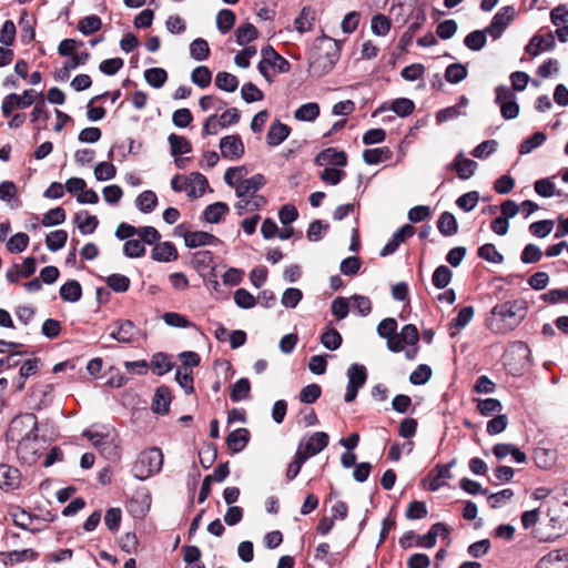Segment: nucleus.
<instances>
[{
    "mask_svg": "<svg viewBox=\"0 0 568 568\" xmlns=\"http://www.w3.org/2000/svg\"><path fill=\"white\" fill-rule=\"evenodd\" d=\"M527 303L523 300H510L496 304L487 318V327L498 335L514 331L526 317Z\"/></svg>",
    "mask_w": 568,
    "mask_h": 568,
    "instance_id": "obj_1",
    "label": "nucleus"
},
{
    "mask_svg": "<svg viewBox=\"0 0 568 568\" xmlns=\"http://www.w3.org/2000/svg\"><path fill=\"white\" fill-rule=\"evenodd\" d=\"M163 466V454L160 448L151 447L141 452L133 465V476L139 480H145L158 474Z\"/></svg>",
    "mask_w": 568,
    "mask_h": 568,
    "instance_id": "obj_2",
    "label": "nucleus"
},
{
    "mask_svg": "<svg viewBox=\"0 0 568 568\" xmlns=\"http://www.w3.org/2000/svg\"><path fill=\"white\" fill-rule=\"evenodd\" d=\"M38 432V419L32 413L16 416L11 422V433L18 435L20 449H24L30 442H36Z\"/></svg>",
    "mask_w": 568,
    "mask_h": 568,
    "instance_id": "obj_3",
    "label": "nucleus"
},
{
    "mask_svg": "<svg viewBox=\"0 0 568 568\" xmlns=\"http://www.w3.org/2000/svg\"><path fill=\"white\" fill-rule=\"evenodd\" d=\"M262 60L258 62L257 69L260 73L271 82L270 68L276 69L280 73H286L290 71V62L280 55L275 49L271 45L262 48Z\"/></svg>",
    "mask_w": 568,
    "mask_h": 568,
    "instance_id": "obj_4",
    "label": "nucleus"
},
{
    "mask_svg": "<svg viewBox=\"0 0 568 568\" xmlns=\"http://www.w3.org/2000/svg\"><path fill=\"white\" fill-rule=\"evenodd\" d=\"M390 14H402L408 12L407 18L402 20L403 24H407L409 36H414L420 26L426 21V14L422 8H412L406 2H397L389 10Z\"/></svg>",
    "mask_w": 568,
    "mask_h": 568,
    "instance_id": "obj_5",
    "label": "nucleus"
},
{
    "mask_svg": "<svg viewBox=\"0 0 568 568\" xmlns=\"http://www.w3.org/2000/svg\"><path fill=\"white\" fill-rule=\"evenodd\" d=\"M456 465V459L447 464H437L423 480L424 486L430 491H437L446 485L445 480L453 478L452 468Z\"/></svg>",
    "mask_w": 568,
    "mask_h": 568,
    "instance_id": "obj_6",
    "label": "nucleus"
},
{
    "mask_svg": "<svg viewBox=\"0 0 568 568\" xmlns=\"http://www.w3.org/2000/svg\"><path fill=\"white\" fill-rule=\"evenodd\" d=\"M516 9L513 6L503 7L486 27L487 33L494 39H499L508 24L515 19Z\"/></svg>",
    "mask_w": 568,
    "mask_h": 568,
    "instance_id": "obj_7",
    "label": "nucleus"
},
{
    "mask_svg": "<svg viewBox=\"0 0 568 568\" xmlns=\"http://www.w3.org/2000/svg\"><path fill=\"white\" fill-rule=\"evenodd\" d=\"M220 151L224 159L236 161L244 154V143L239 135H226L220 140Z\"/></svg>",
    "mask_w": 568,
    "mask_h": 568,
    "instance_id": "obj_8",
    "label": "nucleus"
},
{
    "mask_svg": "<svg viewBox=\"0 0 568 568\" xmlns=\"http://www.w3.org/2000/svg\"><path fill=\"white\" fill-rule=\"evenodd\" d=\"M112 326L110 337L119 343L129 344L139 334L138 326L130 320L116 321Z\"/></svg>",
    "mask_w": 568,
    "mask_h": 568,
    "instance_id": "obj_9",
    "label": "nucleus"
},
{
    "mask_svg": "<svg viewBox=\"0 0 568 568\" xmlns=\"http://www.w3.org/2000/svg\"><path fill=\"white\" fill-rule=\"evenodd\" d=\"M414 233V226H412L410 224L403 225L388 240L385 246L381 250L379 255L385 257L394 254L399 247V245L404 243L407 239L412 237Z\"/></svg>",
    "mask_w": 568,
    "mask_h": 568,
    "instance_id": "obj_10",
    "label": "nucleus"
},
{
    "mask_svg": "<svg viewBox=\"0 0 568 568\" xmlns=\"http://www.w3.org/2000/svg\"><path fill=\"white\" fill-rule=\"evenodd\" d=\"M338 60V54L336 51L327 52L325 54H318L310 64V71L317 78H321L327 73H329L336 61Z\"/></svg>",
    "mask_w": 568,
    "mask_h": 568,
    "instance_id": "obj_11",
    "label": "nucleus"
},
{
    "mask_svg": "<svg viewBox=\"0 0 568 568\" xmlns=\"http://www.w3.org/2000/svg\"><path fill=\"white\" fill-rule=\"evenodd\" d=\"M329 437L325 432H316L302 444V455L308 459L321 453L328 445Z\"/></svg>",
    "mask_w": 568,
    "mask_h": 568,
    "instance_id": "obj_12",
    "label": "nucleus"
},
{
    "mask_svg": "<svg viewBox=\"0 0 568 568\" xmlns=\"http://www.w3.org/2000/svg\"><path fill=\"white\" fill-rule=\"evenodd\" d=\"M185 245L190 248H196L206 245H219L221 240L205 231H187L183 234Z\"/></svg>",
    "mask_w": 568,
    "mask_h": 568,
    "instance_id": "obj_13",
    "label": "nucleus"
},
{
    "mask_svg": "<svg viewBox=\"0 0 568 568\" xmlns=\"http://www.w3.org/2000/svg\"><path fill=\"white\" fill-rule=\"evenodd\" d=\"M21 483V473L17 467L0 464V488L4 490L18 489Z\"/></svg>",
    "mask_w": 568,
    "mask_h": 568,
    "instance_id": "obj_14",
    "label": "nucleus"
},
{
    "mask_svg": "<svg viewBox=\"0 0 568 568\" xmlns=\"http://www.w3.org/2000/svg\"><path fill=\"white\" fill-rule=\"evenodd\" d=\"M477 166V162L465 158L463 152H459L454 161L449 163L448 169L456 171L459 179L468 180L474 175Z\"/></svg>",
    "mask_w": 568,
    "mask_h": 568,
    "instance_id": "obj_15",
    "label": "nucleus"
},
{
    "mask_svg": "<svg viewBox=\"0 0 568 568\" xmlns=\"http://www.w3.org/2000/svg\"><path fill=\"white\" fill-rule=\"evenodd\" d=\"M265 184V178L263 174H254L248 179L241 180L235 186V193L237 197H246L247 195H254Z\"/></svg>",
    "mask_w": 568,
    "mask_h": 568,
    "instance_id": "obj_16",
    "label": "nucleus"
},
{
    "mask_svg": "<svg viewBox=\"0 0 568 568\" xmlns=\"http://www.w3.org/2000/svg\"><path fill=\"white\" fill-rule=\"evenodd\" d=\"M555 38L551 32L546 36H534L529 43L526 45V52L536 57L545 51H550L555 48Z\"/></svg>",
    "mask_w": 568,
    "mask_h": 568,
    "instance_id": "obj_17",
    "label": "nucleus"
},
{
    "mask_svg": "<svg viewBox=\"0 0 568 568\" xmlns=\"http://www.w3.org/2000/svg\"><path fill=\"white\" fill-rule=\"evenodd\" d=\"M316 163L318 165H326V164H333L336 166H346L347 164V158L345 152L337 151L334 148H327L323 151H321L316 159Z\"/></svg>",
    "mask_w": 568,
    "mask_h": 568,
    "instance_id": "obj_18",
    "label": "nucleus"
},
{
    "mask_svg": "<svg viewBox=\"0 0 568 568\" xmlns=\"http://www.w3.org/2000/svg\"><path fill=\"white\" fill-rule=\"evenodd\" d=\"M290 133L291 128L287 124L276 120L268 128L266 135L267 144L270 146H277L288 138Z\"/></svg>",
    "mask_w": 568,
    "mask_h": 568,
    "instance_id": "obj_19",
    "label": "nucleus"
},
{
    "mask_svg": "<svg viewBox=\"0 0 568 568\" xmlns=\"http://www.w3.org/2000/svg\"><path fill=\"white\" fill-rule=\"evenodd\" d=\"M250 432L246 428H237L226 437V445L233 454L242 452L250 442Z\"/></svg>",
    "mask_w": 568,
    "mask_h": 568,
    "instance_id": "obj_20",
    "label": "nucleus"
},
{
    "mask_svg": "<svg viewBox=\"0 0 568 568\" xmlns=\"http://www.w3.org/2000/svg\"><path fill=\"white\" fill-rule=\"evenodd\" d=\"M89 52L78 53L71 57L70 61L64 62L63 67L55 71L54 79L57 81H65L70 77V71L83 65L89 60Z\"/></svg>",
    "mask_w": 568,
    "mask_h": 568,
    "instance_id": "obj_21",
    "label": "nucleus"
},
{
    "mask_svg": "<svg viewBox=\"0 0 568 568\" xmlns=\"http://www.w3.org/2000/svg\"><path fill=\"white\" fill-rule=\"evenodd\" d=\"M207 186V179L199 172H193L186 180L187 196L192 199L201 197L204 194Z\"/></svg>",
    "mask_w": 568,
    "mask_h": 568,
    "instance_id": "obj_22",
    "label": "nucleus"
},
{
    "mask_svg": "<svg viewBox=\"0 0 568 568\" xmlns=\"http://www.w3.org/2000/svg\"><path fill=\"white\" fill-rule=\"evenodd\" d=\"M178 256V251L171 242L158 243L152 250V258L158 262H172Z\"/></svg>",
    "mask_w": 568,
    "mask_h": 568,
    "instance_id": "obj_23",
    "label": "nucleus"
},
{
    "mask_svg": "<svg viewBox=\"0 0 568 568\" xmlns=\"http://www.w3.org/2000/svg\"><path fill=\"white\" fill-rule=\"evenodd\" d=\"M315 16V10L312 7H304L294 20L295 29L302 34L311 31L313 29Z\"/></svg>",
    "mask_w": 568,
    "mask_h": 568,
    "instance_id": "obj_24",
    "label": "nucleus"
},
{
    "mask_svg": "<svg viewBox=\"0 0 568 568\" xmlns=\"http://www.w3.org/2000/svg\"><path fill=\"white\" fill-rule=\"evenodd\" d=\"M81 296L82 287L75 280H70L60 287V297L65 302L77 303Z\"/></svg>",
    "mask_w": 568,
    "mask_h": 568,
    "instance_id": "obj_25",
    "label": "nucleus"
},
{
    "mask_svg": "<svg viewBox=\"0 0 568 568\" xmlns=\"http://www.w3.org/2000/svg\"><path fill=\"white\" fill-rule=\"evenodd\" d=\"M437 229L444 236L455 235L458 232V223L454 214L447 211L442 213L437 221Z\"/></svg>",
    "mask_w": 568,
    "mask_h": 568,
    "instance_id": "obj_26",
    "label": "nucleus"
},
{
    "mask_svg": "<svg viewBox=\"0 0 568 568\" xmlns=\"http://www.w3.org/2000/svg\"><path fill=\"white\" fill-rule=\"evenodd\" d=\"M168 141L172 156H180L192 151V144L185 136L171 133Z\"/></svg>",
    "mask_w": 568,
    "mask_h": 568,
    "instance_id": "obj_27",
    "label": "nucleus"
},
{
    "mask_svg": "<svg viewBox=\"0 0 568 568\" xmlns=\"http://www.w3.org/2000/svg\"><path fill=\"white\" fill-rule=\"evenodd\" d=\"M392 158V151L387 146L366 149L363 152V160L368 165H375Z\"/></svg>",
    "mask_w": 568,
    "mask_h": 568,
    "instance_id": "obj_28",
    "label": "nucleus"
},
{
    "mask_svg": "<svg viewBox=\"0 0 568 568\" xmlns=\"http://www.w3.org/2000/svg\"><path fill=\"white\" fill-rule=\"evenodd\" d=\"M171 404V392L168 387L161 386L156 389L152 408L155 413L166 414Z\"/></svg>",
    "mask_w": 568,
    "mask_h": 568,
    "instance_id": "obj_29",
    "label": "nucleus"
},
{
    "mask_svg": "<svg viewBox=\"0 0 568 568\" xmlns=\"http://www.w3.org/2000/svg\"><path fill=\"white\" fill-rule=\"evenodd\" d=\"M229 210L226 203L215 202L205 207L203 211V220L207 223H219Z\"/></svg>",
    "mask_w": 568,
    "mask_h": 568,
    "instance_id": "obj_30",
    "label": "nucleus"
},
{
    "mask_svg": "<svg viewBox=\"0 0 568 568\" xmlns=\"http://www.w3.org/2000/svg\"><path fill=\"white\" fill-rule=\"evenodd\" d=\"M250 392L251 383L248 378L242 377L232 385L230 398L234 403L245 400L250 398Z\"/></svg>",
    "mask_w": 568,
    "mask_h": 568,
    "instance_id": "obj_31",
    "label": "nucleus"
},
{
    "mask_svg": "<svg viewBox=\"0 0 568 568\" xmlns=\"http://www.w3.org/2000/svg\"><path fill=\"white\" fill-rule=\"evenodd\" d=\"M320 105L316 102H308L302 104L294 112V118L298 121L303 122H312L315 121L320 115Z\"/></svg>",
    "mask_w": 568,
    "mask_h": 568,
    "instance_id": "obj_32",
    "label": "nucleus"
},
{
    "mask_svg": "<svg viewBox=\"0 0 568 568\" xmlns=\"http://www.w3.org/2000/svg\"><path fill=\"white\" fill-rule=\"evenodd\" d=\"M192 264L199 271L209 270L210 274L215 272L213 265V254L210 251H199L192 255Z\"/></svg>",
    "mask_w": 568,
    "mask_h": 568,
    "instance_id": "obj_33",
    "label": "nucleus"
},
{
    "mask_svg": "<svg viewBox=\"0 0 568 568\" xmlns=\"http://www.w3.org/2000/svg\"><path fill=\"white\" fill-rule=\"evenodd\" d=\"M534 459L538 468L550 469L556 463V452L538 447L535 449Z\"/></svg>",
    "mask_w": 568,
    "mask_h": 568,
    "instance_id": "obj_34",
    "label": "nucleus"
},
{
    "mask_svg": "<svg viewBox=\"0 0 568 568\" xmlns=\"http://www.w3.org/2000/svg\"><path fill=\"white\" fill-rule=\"evenodd\" d=\"M347 383L362 388L367 381V369L364 365L354 363L347 369Z\"/></svg>",
    "mask_w": 568,
    "mask_h": 568,
    "instance_id": "obj_35",
    "label": "nucleus"
},
{
    "mask_svg": "<svg viewBox=\"0 0 568 568\" xmlns=\"http://www.w3.org/2000/svg\"><path fill=\"white\" fill-rule=\"evenodd\" d=\"M321 344L328 351H336L341 347L343 338L341 333L333 328L327 327L321 335Z\"/></svg>",
    "mask_w": 568,
    "mask_h": 568,
    "instance_id": "obj_36",
    "label": "nucleus"
},
{
    "mask_svg": "<svg viewBox=\"0 0 568 568\" xmlns=\"http://www.w3.org/2000/svg\"><path fill=\"white\" fill-rule=\"evenodd\" d=\"M158 204V196L153 191H143L135 200L136 207L142 213H151L155 210Z\"/></svg>",
    "mask_w": 568,
    "mask_h": 568,
    "instance_id": "obj_37",
    "label": "nucleus"
},
{
    "mask_svg": "<svg viewBox=\"0 0 568 568\" xmlns=\"http://www.w3.org/2000/svg\"><path fill=\"white\" fill-rule=\"evenodd\" d=\"M144 79L154 89L162 88L168 80V72L163 68H150L144 71Z\"/></svg>",
    "mask_w": 568,
    "mask_h": 568,
    "instance_id": "obj_38",
    "label": "nucleus"
},
{
    "mask_svg": "<svg viewBox=\"0 0 568 568\" xmlns=\"http://www.w3.org/2000/svg\"><path fill=\"white\" fill-rule=\"evenodd\" d=\"M486 34H488L486 28L484 30L471 31L465 37L464 44L471 51H479L486 45Z\"/></svg>",
    "mask_w": 568,
    "mask_h": 568,
    "instance_id": "obj_39",
    "label": "nucleus"
},
{
    "mask_svg": "<svg viewBox=\"0 0 568 568\" xmlns=\"http://www.w3.org/2000/svg\"><path fill=\"white\" fill-rule=\"evenodd\" d=\"M74 223L77 224L81 234H92L99 225V220L95 215H90L85 212V217L82 220V213H77L74 216Z\"/></svg>",
    "mask_w": 568,
    "mask_h": 568,
    "instance_id": "obj_40",
    "label": "nucleus"
},
{
    "mask_svg": "<svg viewBox=\"0 0 568 568\" xmlns=\"http://www.w3.org/2000/svg\"><path fill=\"white\" fill-rule=\"evenodd\" d=\"M215 85L222 91L234 92L239 87V80L234 74L221 71L215 75Z\"/></svg>",
    "mask_w": 568,
    "mask_h": 568,
    "instance_id": "obj_41",
    "label": "nucleus"
},
{
    "mask_svg": "<svg viewBox=\"0 0 568 568\" xmlns=\"http://www.w3.org/2000/svg\"><path fill=\"white\" fill-rule=\"evenodd\" d=\"M453 272L446 265H439L432 275V283L438 290H444L450 283Z\"/></svg>",
    "mask_w": 568,
    "mask_h": 568,
    "instance_id": "obj_42",
    "label": "nucleus"
},
{
    "mask_svg": "<svg viewBox=\"0 0 568 568\" xmlns=\"http://www.w3.org/2000/svg\"><path fill=\"white\" fill-rule=\"evenodd\" d=\"M190 55L195 61H204L210 55V47L205 39L197 38L190 44Z\"/></svg>",
    "mask_w": 568,
    "mask_h": 568,
    "instance_id": "obj_43",
    "label": "nucleus"
},
{
    "mask_svg": "<svg viewBox=\"0 0 568 568\" xmlns=\"http://www.w3.org/2000/svg\"><path fill=\"white\" fill-rule=\"evenodd\" d=\"M151 368L154 374L161 376L173 368L170 357L164 353H156L151 359Z\"/></svg>",
    "mask_w": 568,
    "mask_h": 568,
    "instance_id": "obj_44",
    "label": "nucleus"
},
{
    "mask_svg": "<svg viewBox=\"0 0 568 568\" xmlns=\"http://www.w3.org/2000/svg\"><path fill=\"white\" fill-rule=\"evenodd\" d=\"M396 113L400 118L408 116L415 110V103L408 98H398L389 104L387 108Z\"/></svg>",
    "mask_w": 568,
    "mask_h": 568,
    "instance_id": "obj_45",
    "label": "nucleus"
},
{
    "mask_svg": "<svg viewBox=\"0 0 568 568\" xmlns=\"http://www.w3.org/2000/svg\"><path fill=\"white\" fill-rule=\"evenodd\" d=\"M68 241V233L64 230L50 232L45 237V244L49 251L57 252L64 247Z\"/></svg>",
    "mask_w": 568,
    "mask_h": 568,
    "instance_id": "obj_46",
    "label": "nucleus"
},
{
    "mask_svg": "<svg viewBox=\"0 0 568 568\" xmlns=\"http://www.w3.org/2000/svg\"><path fill=\"white\" fill-rule=\"evenodd\" d=\"M468 71L466 65L462 63L449 64L445 70V79L447 82L456 84L467 78Z\"/></svg>",
    "mask_w": 568,
    "mask_h": 568,
    "instance_id": "obj_47",
    "label": "nucleus"
},
{
    "mask_svg": "<svg viewBox=\"0 0 568 568\" xmlns=\"http://www.w3.org/2000/svg\"><path fill=\"white\" fill-rule=\"evenodd\" d=\"M102 27L101 19L95 16H87L82 18L78 23V29L83 36H90L97 31H99Z\"/></svg>",
    "mask_w": 568,
    "mask_h": 568,
    "instance_id": "obj_48",
    "label": "nucleus"
},
{
    "mask_svg": "<svg viewBox=\"0 0 568 568\" xmlns=\"http://www.w3.org/2000/svg\"><path fill=\"white\" fill-rule=\"evenodd\" d=\"M475 310L473 306H465L459 310L457 316L449 323V328H456L457 331L466 327L471 318L474 317Z\"/></svg>",
    "mask_w": 568,
    "mask_h": 568,
    "instance_id": "obj_49",
    "label": "nucleus"
},
{
    "mask_svg": "<svg viewBox=\"0 0 568 568\" xmlns=\"http://www.w3.org/2000/svg\"><path fill=\"white\" fill-rule=\"evenodd\" d=\"M328 229H329L328 223H326L322 220L313 221L306 231L307 240L310 242L321 241L324 237V235L326 234V232L328 231Z\"/></svg>",
    "mask_w": 568,
    "mask_h": 568,
    "instance_id": "obj_50",
    "label": "nucleus"
},
{
    "mask_svg": "<svg viewBox=\"0 0 568 568\" xmlns=\"http://www.w3.org/2000/svg\"><path fill=\"white\" fill-rule=\"evenodd\" d=\"M191 80L195 85L205 89L211 84L212 72L205 65L196 67L191 73Z\"/></svg>",
    "mask_w": 568,
    "mask_h": 568,
    "instance_id": "obj_51",
    "label": "nucleus"
},
{
    "mask_svg": "<svg viewBox=\"0 0 568 568\" xmlns=\"http://www.w3.org/2000/svg\"><path fill=\"white\" fill-rule=\"evenodd\" d=\"M235 14L229 9H222L216 16V28L223 34L227 33L234 26Z\"/></svg>",
    "mask_w": 568,
    "mask_h": 568,
    "instance_id": "obj_52",
    "label": "nucleus"
},
{
    "mask_svg": "<svg viewBox=\"0 0 568 568\" xmlns=\"http://www.w3.org/2000/svg\"><path fill=\"white\" fill-rule=\"evenodd\" d=\"M478 256L487 262L500 264L504 261L503 254L497 251L494 244L486 243L478 248Z\"/></svg>",
    "mask_w": 568,
    "mask_h": 568,
    "instance_id": "obj_53",
    "label": "nucleus"
},
{
    "mask_svg": "<svg viewBox=\"0 0 568 568\" xmlns=\"http://www.w3.org/2000/svg\"><path fill=\"white\" fill-rule=\"evenodd\" d=\"M547 136L542 132H536L531 136L525 139L519 145V153L521 155L532 152L535 149L540 146Z\"/></svg>",
    "mask_w": 568,
    "mask_h": 568,
    "instance_id": "obj_54",
    "label": "nucleus"
},
{
    "mask_svg": "<svg viewBox=\"0 0 568 568\" xmlns=\"http://www.w3.org/2000/svg\"><path fill=\"white\" fill-rule=\"evenodd\" d=\"M108 286L116 293H124L130 288L131 281L128 276L119 273L111 274L105 280Z\"/></svg>",
    "mask_w": 568,
    "mask_h": 568,
    "instance_id": "obj_55",
    "label": "nucleus"
},
{
    "mask_svg": "<svg viewBox=\"0 0 568 568\" xmlns=\"http://www.w3.org/2000/svg\"><path fill=\"white\" fill-rule=\"evenodd\" d=\"M29 241L28 234L23 232L16 233L8 240L7 250L10 253H21L28 247Z\"/></svg>",
    "mask_w": 568,
    "mask_h": 568,
    "instance_id": "obj_56",
    "label": "nucleus"
},
{
    "mask_svg": "<svg viewBox=\"0 0 568 568\" xmlns=\"http://www.w3.org/2000/svg\"><path fill=\"white\" fill-rule=\"evenodd\" d=\"M236 42L245 45L257 38V30L252 23H244L236 30Z\"/></svg>",
    "mask_w": 568,
    "mask_h": 568,
    "instance_id": "obj_57",
    "label": "nucleus"
},
{
    "mask_svg": "<svg viewBox=\"0 0 568 568\" xmlns=\"http://www.w3.org/2000/svg\"><path fill=\"white\" fill-rule=\"evenodd\" d=\"M65 211L64 209L58 206L49 210L42 217V225L45 227L54 226L62 224L65 221Z\"/></svg>",
    "mask_w": 568,
    "mask_h": 568,
    "instance_id": "obj_58",
    "label": "nucleus"
},
{
    "mask_svg": "<svg viewBox=\"0 0 568 568\" xmlns=\"http://www.w3.org/2000/svg\"><path fill=\"white\" fill-rule=\"evenodd\" d=\"M352 307L361 316H367L372 312V302L367 296L354 294L349 297Z\"/></svg>",
    "mask_w": 568,
    "mask_h": 568,
    "instance_id": "obj_59",
    "label": "nucleus"
},
{
    "mask_svg": "<svg viewBox=\"0 0 568 568\" xmlns=\"http://www.w3.org/2000/svg\"><path fill=\"white\" fill-rule=\"evenodd\" d=\"M162 318L164 323L171 327L187 328L194 326V324L191 323L185 316L175 312H166L163 314Z\"/></svg>",
    "mask_w": 568,
    "mask_h": 568,
    "instance_id": "obj_60",
    "label": "nucleus"
},
{
    "mask_svg": "<svg viewBox=\"0 0 568 568\" xmlns=\"http://www.w3.org/2000/svg\"><path fill=\"white\" fill-rule=\"evenodd\" d=\"M175 381L186 394H192L194 392L193 374L189 368H178L175 373Z\"/></svg>",
    "mask_w": 568,
    "mask_h": 568,
    "instance_id": "obj_61",
    "label": "nucleus"
},
{
    "mask_svg": "<svg viewBox=\"0 0 568 568\" xmlns=\"http://www.w3.org/2000/svg\"><path fill=\"white\" fill-rule=\"evenodd\" d=\"M371 28L375 36L384 37L390 30V21L386 16L378 13L372 18Z\"/></svg>",
    "mask_w": 568,
    "mask_h": 568,
    "instance_id": "obj_62",
    "label": "nucleus"
},
{
    "mask_svg": "<svg viewBox=\"0 0 568 568\" xmlns=\"http://www.w3.org/2000/svg\"><path fill=\"white\" fill-rule=\"evenodd\" d=\"M503 408L500 400L496 398H485L477 400V409L484 416H490L494 413H499Z\"/></svg>",
    "mask_w": 568,
    "mask_h": 568,
    "instance_id": "obj_63",
    "label": "nucleus"
},
{
    "mask_svg": "<svg viewBox=\"0 0 568 568\" xmlns=\"http://www.w3.org/2000/svg\"><path fill=\"white\" fill-rule=\"evenodd\" d=\"M303 297V293L300 288L288 287L282 295L281 303L286 308H295Z\"/></svg>",
    "mask_w": 568,
    "mask_h": 568,
    "instance_id": "obj_64",
    "label": "nucleus"
}]
</instances>
